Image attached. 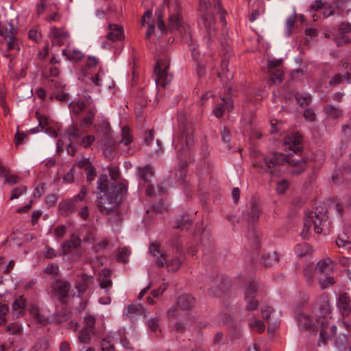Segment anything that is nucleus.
I'll return each instance as SVG.
<instances>
[{
    "label": "nucleus",
    "mask_w": 351,
    "mask_h": 351,
    "mask_svg": "<svg viewBox=\"0 0 351 351\" xmlns=\"http://www.w3.org/2000/svg\"><path fill=\"white\" fill-rule=\"evenodd\" d=\"M327 209L324 206H317L315 210H306L304 218V227L300 233L306 239L313 227L315 233L320 234L328 230L329 223Z\"/></svg>",
    "instance_id": "obj_1"
},
{
    "label": "nucleus",
    "mask_w": 351,
    "mask_h": 351,
    "mask_svg": "<svg viewBox=\"0 0 351 351\" xmlns=\"http://www.w3.org/2000/svg\"><path fill=\"white\" fill-rule=\"evenodd\" d=\"M211 0H199L198 10L201 14V23L211 38L215 35V20L211 12ZM214 9L219 14L220 21L222 25H226L225 14L222 10L221 4L218 0H212Z\"/></svg>",
    "instance_id": "obj_2"
},
{
    "label": "nucleus",
    "mask_w": 351,
    "mask_h": 351,
    "mask_svg": "<svg viewBox=\"0 0 351 351\" xmlns=\"http://www.w3.org/2000/svg\"><path fill=\"white\" fill-rule=\"evenodd\" d=\"M175 143V147L178 152V158L181 162L180 169L176 174L179 178L184 180L186 176L187 163L186 158L190 154L195 143L192 130H183Z\"/></svg>",
    "instance_id": "obj_3"
},
{
    "label": "nucleus",
    "mask_w": 351,
    "mask_h": 351,
    "mask_svg": "<svg viewBox=\"0 0 351 351\" xmlns=\"http://www.w3.org/2000/svg\"><path fill=\"white\" fill-rule=\"evenodd\" d=\"M332 307L330 306L328 298L326 295L323 294L319 301V311L322 317L319 318L320 322V333L319 340L324 343L328 339H332L337 332V327L332 325L329 327L327 315L331 313Z\"/></svg>",
    "instance_id": "obj_4"
},
{
    "label": "nucleus",
    "mask_w": 351,
    "mask_h": 351,
    "mask_svg": "<svg viewBox=\"0 0 351 351\" xmlns=\"http://www.w3.org/2000/svg\"><path fill=\"white\" fill-rule=\"evenodd\" d=\"M169 67V59L167 56L158 59L154 68L155 81L157 86L165 88L171 82L173 75L168 71Z\"/></svg>",
    "instance_id": "obj_5"
},
{
    "label": "nucleus",
    "mask_w": 351,
    "mask_h": 351,
    "mask_svg": "<svg viewBox=\"0 0 351 351\" xmlns=\"http://www.w3.org/2000/svg\"><path fill=\"white\" fill-rule=\"evenodd\" d=\"M122 199H99L97 207L99 211L106 215H112L109 221L112 223H118L121 221L119 206Z\"/></svg>",
    "instance_id": "obj_6"
},
{
    "label": "nucleus",
    "mask_w": 351,
    "mask_h": 351,
    "mask_svg": "<svg viewBox=\"0 0 351 351\" xmlns=\"http://www.w3.org/2000/svg\"><path fill=\"white\" fill-rule=\"evenodd\" d=\"M290 158L291 157H288L282 153H268L264 158V170L272 175L277 176L278 175L277 168L285 163H289Z\"/></svg>",
    "instance_id": "obj_7"
},
{
    "label": "nucleus",
    "mask_w": 351,
    "mask_h": 351,
    "mask_svg": "<svg viewBox=\"0 0 351 351\" xmlns=\"http://www.w3.org/2000/svg\"><path fill=\"white\" fill-rule=\"evenodd\" d=\"M244 300L246 303L245 309L248 311L256 309L258 305V285L251 279L247 282L244 291Z\"/></svg>",
    "instance_id": "obj_8"
},
{
    "label": "nucleus",
    "mask_w": 351,
    "mask_h": 351,
    "mask_svg": "<svg viewBox=\"0 0 351 351\" xmlns=\"http://www.w3.org/2000/svg\"><path fill=\"white\" fill-rule=\"evenodd\" d=\"M261 213V206L257 199H251L250 204L243 211V215L247 223H254L258 219Z\"/></svg>",
    "instance_id": "obj_9"
},
{
    "label": "nucleus",
    "mask_w": 351,
    "mask_h": 351,
    "mask_svg": "<svg viewBox=\"0 0 351 351\" xmlns=\"http://www.w3.org/2000/svg\"><path fill=\"white\" fill-rule=\"evenodd\" d=\"M302 137L299 133L293 134L285 138L284 148L285 150H291L295 154H300L303 150Z\"/></svg>",
    "instance_id": "obj_10"
},
{
    "label": "nucleus",
    "mask_w": 351,
    "mask_h": 351,
    "mask_svg": "<svg viewBox=\"0 0 351 351\" xmlns=\"http://www.w3.org/2000/svg\"><path fill=\"white\" fill-rule=\"evenodd\" d=\"M297 322L298 326L302 329L308 331L315 332L317 330V324H319V319H314L308 315L300 313L297 317Z\"/></svg>",
    "instance_id": "obj_11"
},
{
    "label": "nucleus",
    "mask_w": 351,
    "mask_h": 351,
    "mask_svg": "<svg viewBox=\"0 0 351 351\" xmlns=\"http://www.w3.org/2000/svg\"><path fill=\"white\" fill-rule=\"evenodd\" d=\"M70 289L71 285L68 281L56 280L51 285V292L53 295L64 299L67 297Z\"/></svg>",
    "instance_id": "obj_12"
},
{
    "label": "nucleus",
    "mask_w": 351,
    "mask_h": 351,
    "mask_svg": "<svg viewBox=\"0 0 351 351\" xmlns=\"http://www.w3.org/2000/svg\"><path fill=\"white\" fill-rule=\"evenodd\" d=\"M121 139L117 143V147L122 149L125 155H130L132 152H130V145L132 142V136L130 134V128L128 126H123L121 130Z\"/></svg>",
    "instance_id": "obj_13"
},
{
    "label": "nucleus",
    "mask_w": 351,
    "mask_h": 351,
    "mask_svg": "<svg viewBox=\"0 0 351 351\" xmlns=\"http://www.w3.org/2000/svg\"><path fill=\"white\" fill-rule=\"evenodd\" d=\"M336 305L343 317H348L351 313V298L348 293L339 294Z\"/></svg>",
    "instance_id": "obj_14"
},
{
    "label": "nucleus",
    "mask_w": 351,
    "mask_h": 351,
    "mask_svg": "<svg viewBox=\"0 0 351 351\" xmlns=\"http://www.w3.org/2000/svg\"><path fill=\"white\" fill-rule=\"evenodd\" d=\"M147 317L146 311L141 304L132 303L123 311V316L134 322L139 316Z\"/></svg>",
    "instance_id": "obj_15"
},
{
    "label": "nucleus",
    "mask_w": 351,
    "mask_h": 351,
    "mask_svg": "<svg viewBox=\"0 0 351 351\" xmlns=\"http://www.w3.org/2000/svg\"><path fill=\"white\" fill-rule=\"evenodd\" d=\"M51 40L53 45L62 46L69 38V34L63 29L53 27L50 31Z\"/></svg>",
    "instance_id": "obj_16"
},
{
    "label": "nucleus",
    "mask_w": 351,
    "mask_h": 351,
    "mask_svg": "<svg viewBox=\"0 0 351 351\" xmlns=\"http://www.w3.org/2000/svg\"><path fill=\"white\" fill-rule=\"evenodd\" d=\"M261 235L254 227L248 230L247 239L252 250L254 254H257L261 246Z\"/></svg>",
    "instance_id": "obj_17"
},
{
    "label": "nucleus",
    "mask_w": 351,
    "mask_h": 351,
    "mask_svg": "<svg viewBox=\"0 0 351 351\" xmlns=\"http://www.w3.org/2000/svg\"><path fill=\"white\" fill-rule=\"evenodd\" d=\"M149 251L153 256H158L156 264L160 267H163L165 263L167 262V254L160 250V245L157 243H152L149 245Z\"/></svg>",
    "instance_id": "obj_18"
},
{
    "label": "nucleus",
    "mask_w": 351,
    "mask_h": 351,
    "mask_svg": "<svg viewBox=\"0 0 351 351\" xmlns=\"http://www.w3.org/2000/svg\"><path fill=\"white\" fill-rule=\"evenodd\" d=\"M82 328L91 332L95 335L103 331V326H99L96 322L95 317L90 315L84 318Z\"/></svg>",
    "instance_id": "obj_19"
},
{
    "label": "nucleus",
    "mask_w": 351,
    "mask_h": 351,
    "mask_svg": "<svg viewBox=\"0 0 351 351\" xmlns=\"http://www.w3.org/2000/svg\"><path fill=\"white\" fill-rule=\"evenodd\" d=\"M212 286L215 287V290H212V287H210V292L215 296H219L220 293H223L226 287L229 285V281L228 279L224 278L223 276H218L217 278H213L211 280Z\"/></svg>",
    "instance_id": "obj_20"
},
{
    "label": "nucleus",
    "mask_w": 351,
    "mask_h": 351,
    "mask_svg": "<svg viewBox=\"0 0 351 351\" xmlns=\"http://www.w3.org/2000/svg\"><path fill=\"white\" fill-rule=\"evenodd\" d=\"M108 197H123L128 193V182L112 184Z\"/></svg>",
    "instance_id": "obj_21"
},
{
    "label": "nucleus",
    "mask_w": 351,
    "mask_h": 351,
    "mask_svg": "<svg viewBox=\"0 0 351 351\" xmlns=\"http://www.w3.org/2000/svg\"><path fill=\"white\" fill-rule=\"evenodd\" d=\"M108 29L109 32L106 34L108 40L115 42L123 38V29L120 25L109 23Z\"/></svg>",
    "instance_id": "obj_22"
},
{
    "label": "nucleus",
    "mask_w": 351,
    "mask_h": 351,
    "mask_svg": "<svg viewBox=\"0 0 351 351\" xmlns=\"http://www.w3.org/2000/svg\"><path fill=\"white\" fill-rule=\"evenodd\" d=\"M26 308V302L23 296H19L13 302L12 307V313L13 317L19 318L22 316Z\"/></svg>",
    "instance_id": "obj_23"
},
{
    "label": "nucleus",
    "mask_w": 351,
    "mask_h": 351,
    "mask_svg": "<svg viewBox=\"0 0 351 351\" xmlns=\"http://www.w3.org/2000/svg\"><path fill=\"white\" fill-rule=\"evenodd\" d=\"M77 199H64L59 204V209L64 215L73 212L76 208Z\"/></svg>",
    "instance_id": "obj_24"
},
{
    "label": "nucleus",
    "mask_w": 351,
    "mask_h": 351,
    "mask_svg": "<svg viewBox=\"0 0 351 351\" xmlns=\"http://www.w3.org/2000/svg\"><path fill=\"white\" fill-rule=\"evenodd\" d=\"M195 304V300L191 295H182L177 300L178 306L183 311L191 309Z\"/></svg>",
    "instance_id": "obj_25"
},
{
    "label": "nucleus",
    "mask_w": 351,
    "mask_h": 351,
    "mask_svg": "<svg viewBox=\"0 0 351 351\" xmlns=\"http://www.w3.org/2000/svg\"><path fill=\"white\" fill-rule=\"evenodd\" d=\"M137 175L140 180L145 182H149L154 176V168L150 165L140 167L137 169Z\"/></svg>",
    "instance_id": "obj_26"
},
{
    "label": "nucleus",
    "mask_w": 351,
    "mask_h": 351,
    "mask_svg": "<svg viewBox=\"0 0 351 351\" xmlns=\"http://www.w3.org/2000/svg\"><path fill=\"white\" fill-rule=\"evenodd\" d=\"M147 196H162L167 195V186L165 183H161L155 188L153 185L149 184L145 190Z\"/></svg>",
    "instance_id": "obj_27"
},
{
    "label": "nucleus",
    "mask_w": 351,
    "mask_h": 351,
    "mask_svg": "<svg viewBox=\"0 0 351 351\" xmlns=\"http://www.w3.org/2000/svg\"><path fill=\"white\" fill-rule=\"evenodd\" d=\"M288 164L292 167L291 172L293 175H300L306 169L305 160H295L291 158Z\"/></svg>",
    "instance_id": "obj_28"
},
{
    "label": "nucleus",
    "mask_w": 351,
    "mask_h": 351,
    "mask_svg": "<svg viewBox=\"0 0 351 351\" xmlns=\"http://www.w3.org/2000/svg\"><path fill=\"white\" fill-rule=\"evenodd\" d=\"M97 189L99 193H104V195H109L110 187L109 180L106 174H101L97 180Z\"/></svg>",
    "instance_id": "obj_29"
},
{
    "label": "nucleus",
    "mask_w": 351,
    "mask_h": 351,
    "mask_svg": "<svg viewBox=\"0 0 351 351\" xmlns=\"http://www.w3.org/2000/svg\"><path fill=\"white\" fill-rule=\"evenodd\" d=\"M51 83L56 88L54 93L55 98L60 101H67L69 100V95L68 93L62 90V88L64 87L65 85L56 80H51Z\"/></svg>",
    "instance_id": "obj_30"
},
{
    "label": "nucleus",
    "mask_w": 351,
    "mask_h": 351,
    "mask_svg": "<svg viewBox=\"0 0 351 351\" xmlns=\"http://www.w3.org/2000/svg\"><path fill=\"white\" fill-rule=\"evenodd\" d=\"M63 56H66L69 60L79 61L84 58V53L77 49H64L62 51Z\"/></svg>",
    "instance_id": "obj_31"
},
{
    "label": "nucleus",
    "mask_w": 351,
    "mask_h": 351,
    "mask_svg": "<svg viewBox=\"0 0 351 351\" xmlns=\"http://www.w3.org/2000/svg\"><path fill=\"white\" fill-rule=\"evenodd\" d=\"M110 271L108 269H104L102 274L99 276V285L101 289H106V292L108 291V289L112 287V282L110 278Z\"/></svg>",
    "instance_id": "obj_32"
},
{
    "label": "nucleus",
    "mask_w": 351,
    "mask_h": 351,
    "mask_svg": "<svg viewBox=\"0 0 351 351\" xmlns=\"http://www.w3.org/2000/svg\"><path fill=\"white\" fill-rule=\"evenodd\" d=\"M80 245V239L77 236L73 234L70 239L62 244L63 254H67L71 249L77 248Z\"/></svg>",
    "instance_id": "obj_33"
},
{
    "label": "nucleus",
    "mask_w": 351,
    "mask_h": 351,
    "mask_svg": "<svg viewBox=\"0 0 351 351\" xmlns=\"http://www.w3.org/2000/svg\"><path fill=\"white\" fill-rule=\"evenodd\" d=\"M191 219L187 214L180 215L177 219L173 227L174 228H181L182 230H188L189 226L191 225Z\"/></svg>",
    "instance_id": "obj_34"
},
{
    "label": "nucleus",
    "mask_w": 351,
    "mask_h": 351,
    "mask_svg": "<svg viewBox=\"0 0 351 351\" xmlns=\"http://www.w3.org/2000/svg\"><path fill=\"white\" fill-rule=\"evenodd\" d=\"M221 67V71L218 72V76L221 80V81H224L226 83H227L228 81L232 78V74L229 72L228 69V61L226 58L222 60Z\"/></svg>",
    "instance_id": "obj_35"
},
{
    "label": "nucleus",
    "mask_w": 351,
    "mask_h": 351,
    "mask_svg": "<svg viewBox=\"0 0 351 351\" xmlns=\"http://www.w3.org/2000/svg\"><path fill=\"white\" fill-rule=\"evenodd\" d=\"M279 261V256L276 251L268 252L262 257V263L265 267H269Z\"/></svg>",
    "instance_id": "obj_36"
},
{
    "label": "nucleus",
    "mask_w": 351,
    "mask_h": 351,
    "mask_svg": "<svg viewBox=\"0 0 351 351\" xmlns=\"http://www.w3.org/2000/svg\"><path fill=\"white\" fill-rule=\"evenodd\" d=\"M332 269V261L330 258L320 261L317 263L315 271L320 274H327Z\"/></svg>",
    "instance_id": "obj_37"
},
{
    "label": "nucleus",
    "mask_w": 351,
    "mask_h": 351,
    "mask_svg": "<svg viewBox=\"0 0 351 351\" xmlns=\"http://www.w3.org/2000/svg\"><path fill=\"white\" fill-rule=\"evenodd\" d=\"M345 80L347 83L351 84V73L347 72L344 75L337 73L329 81V84L336 86L340 84Z\"/></svg>",
    "instance_id": "obj_38"
},
{
    "label": "nucleus",
    "mask_w": 351,
    "mask_h": 351,
    "mask_svg": "<svg viewBox=\"0 0 351 351\" xmlns=\"http://www.w3.org/2000/svg\"><path fill=\"white\" fill-rule=\"evenodd\" d=\"M15 29L13 25L9 23H2L0 21V35L7 39L8 36L14 34Z\"/></svg>",
    "instance_id": "obj_39"
},
{
    "label": "nucleus",
    "mask_w": 351,
    "mask_h": 351,
    "mask_svg": "<svg viewBox=\"0 0 351 351\" xmlns=\"http://www.w3.org/2000/svg\"><path fill=\"white\" fill-rule=\"evenodd\" d=\"M95 335L89 332L84 328H81L77 334V341L80 343L88 344L90 343L92 337Z\"/></svg>",
    "instance_id": "obj_40"
},
{
    "label": "nucleus",
    "mask_w": 351,
    "mask_h": 351,
    "mask_svg": "<svg viewBox=\"0 0 351 351\" xmlns=\"http://www.w3.org/2000/svg\"><path fill=\"white\" fill-rule=\"evenodd\" d=\"M182 254H180L178 256L174 257L169 261L167 260V262L165 263V265H167L169 270L176 271L180 268L182 263Z\"/></svg>",
    "instance_id": "obj_41"
},
{
    "label": "nucleus",
    "mask_w": 351,
    "mask_h": 351,
    "mask_svg": "<svg viewBox=\"0 0 351 351\" xmlns=\"http://www.w3.org/2000/svg\"><path fill=\"white\" fill-rule=\"evenodd\" d=\"M312 248L311 245L306 243L298 244L295 247V252L298 256L302 257L311 253Z\"/></svg>",
    "instance_id": "obj_42"
},
{
    "label": "nucleus",
    "mask_w": 351,
    "mask_h": 351,
    "mask_svg": "<svg viewBox=\"0 0 351 351\" xmlns=\"http://www.w3.org/2000/svg\"><path fill=\"white\" fill-rule=\"evenodd\" d=\"M93 280L92 276L87 277L86 276H85L84 277V276L82 277V281L76 283L75 289L78 291L79 296L82 295L85 292V291L86 290L88 286V280Z\"/></svg>",
    "instance_id": "obj_43"
},
{
    "label": "nucleus",
    "mask_w": 351,
    "mask_h": 351,
    "mask_svg": "<svg viewBox=\"0 0 351 351\" xmlns=\"http://www.w3.org/2000/svg\"><path fill=\"white\" fill-rule=\"evenodd\" d=\"M182 23V19L178 13L172 14L169 16L168 26L169 28L173 29L178 28Z\"/></svg>",
    "instance_id": "obj_44"
},
{
    "label": "nucleus",
    "mask_w": 351,
    "mask_h": 351,
    "mask_svg": "<svg viewBox=\"0 0 351 351\" xmlns=\"http://www.w3.org/2000/svg\"><path fill=\"white\" fill-rule=\"evenodd\" d=\"M295 99L298 104L302 107H305L311 104L312 97L308 93L298 94L295 96Z\"/></svg>",
    "instance_id": "obj_45"
},
{
    "label": "nucleus",
    "mask_w": 351,
    "mask_h": 351,
    "mask_svg": "<svg viewBox=\"0 0 351 351\" xmlns=\"http://www.w3.org/2000/svg\"><path fill=\"white\" fill-rule=\"evenodd\" d=\"M297 19V14L294 12L292 15L289 16L285 22L286 30L285 34L287 36H290L292 33V29L294 26L295 22Z\"/></svg>",
    "instance_id": "obj_46"
},
{
    "label": "nucleus",
    "mask_w": 351,
    "mask_h": 351,
    "mask_svg": "<svg viewBox=\"0 0 351 351\" xmlns=\"http://www.w3.org/2000/svg\"><path fill=\"white\" fill-rule=\"evenodd\" d=\"M70 109L71 110L76 114L82 112L85 108V104L84 101L80 100H74L70 103Z\"/></svg>",
    "instance_id": "obj_47"
},
{
    "label": "nucleus",
    "mask_w": 351,
    "mask_h": 351,
    "mask_svg": "<svg viewBox=\"0 0 351 351\" xmlns=\"http://www.w3.org/2000/svg\"><path fill=\"white\" fill-rule=\"evenodd\" d=\"M325 113L332 119L339 118L341 115V110L332 105H328L326 107Z\"/></svg>",
    "instance_id": "obj_48"
},
{
    "label": "nucleus",
    "mask_w": 351,
    "mask_h": 351,
    "mask_svg": "<svg viewBox=\"0 0 351 351\" xmlns=\"http://www.w3.org/2000/svg\"><path fill=\"white\" fill-rule=\"evenodd\" d=\"M249 324L252 330H256L260 333L265 330V326L263 322L256 318H252L250 320Z\"/></svg>",
    "instance_id": "obj_49"
},
{
    "label": "nucleus",
    "mask_w": 351,
    "mask_h": 351,
    "mask_svg": "<svg viewBox=\"0 0 351 351\" xmlns=\"http://www.w3.org/2000/svg\"><path fill=\"white\" fill-rule=\"evenodd\" d=\"M95 112L93 110H90L86 112V114L82 120V126L88 128L93 124V121L95 119Z\"/></svg>",
    "instance_id": "obj_50"
},
{
    "label": "nucleus",
    "mask_w": 351,
    "mask_h": 351,
    "mask_svg": "<svg viewBox=\"0 0 351 351\" xmlns=\"http://www.w3.org/2000/svg\"><path fill=\"white\" fill-rule=\"evenodd\" d=\"M6 43L7 49L8 50H19V43L14 37V34L8 36L7 39H4Z\"/></svg>",
    "instance_id": "obj_51"
},
{
    "label": "nucleus",
    "mask_w": 351,
    "mask_h": 351,
    "mask_svg": "<svg viewBox=\"0 0 351 351\" xmlns=\"http://www.w3.org/2000/svg\"><path fill=\"white\" fill-rule=\"evenodd\" d=\"M130 254V250L126 247H123L119 250L117 259L119 262L126 263Z\"/></svg>",
    "instance_id": "obj_52"
},
{
    "label": "nucleus",
    "mask_w": 351,
    "mask_h": 351,
    "mask_svg": "<svg viewBox=\"0 0 351 351\" xmlns=\"http://www.w3.org/2000/svg\"><path fill=\"white\" fill-rule=\"evenodd\" d=\"M169 208V205L163 199H158L157 202L153 205V210L156 213H162L167 210Z\"/></svg>",
    "instance_id": "obj_53"
},
{
    "label": "nucleus",
    "mask_w": 351,
    "mask_h": 351,
    "mask_svg": "<svg viewBox=\"0 0 351 351\" xmlns=\"http://www.w3.org/2000/svg\"><path fill=\"white\" fill-rule=\"evenodd\" d=\"M283 72L280 69H277L270 71V80L274 83H280L282 80Z\"/></svg>",
    "instance_id": "obj_54"
},
{
    "label": "nucleus",
    "mask_w": 351,
    "mask_h": 351,
    "mask_svg": "<svg viewBox=\"0 0 351 351\" xmlns=\"http://www.w3.org/2000/svg\"><path fill=\"white\" fill-rule=\"evenodd\" d=\"M335 41L337 46H341L349 43L350 39L346 34L337 32L335 35Z\"/></svg>",
    "instance_id": "obj_55"
},
{
    "label": "nucleus",
    "mask_w": 351,
    "mask_h": 351,
    "mask_svg": "<svg viewBox=\"0 0 351 351\" xmlns=\"http://www.w3.org/2000/svg\"><path fill=\"white\" fill-rule=\"evenodd\" d=\"M30 314L36 322L41 323L43 324H44L46 322L45 317L40 314L38 309L36 307H32L30 310Z\"/></svg>",
    "instance_id": "obj_56"
},
{
    "label": "nucleus",
    "mask_w": 351,
    "mask_h": 351,
    "mask_svg": "<svg viewBox=\"0 0 351 351\" xmlns=\"http://www.w3.org/2000/svg\"><path fill=\"white\" fill-rule=\"evenodd\" d=\"M315 271H313L311 267H306L304 270V277L308 284V285L311 286L314 282V274Z\"/></svg>",
    "instance_id": "obj_57"
},
{
    "label": "nucleus",
    "mask_w": 351,
    "mask_h": 351,
    "mask_svg": "<svg viewBox=\"0 0 351 351\" xmlns=\"http://www.w3.org/2000/svg\"><path fill=\"white\" fill-rule=\"evenodd\" d=\"M7 330L12 335H20L22 332V326L19 322L12 323Z\"/></svg>",
    "instance_id": "obj_58"
},
{
    "label": "nucleus",
    "mask_w": 351,
    "mask_h": 351,
    "mask_svg": "<svg viewBox=\"0 0 351 351\" xmlns=\"http://www.w3.org/2000/svg\"><path fill=\"white\" fill-rule=\"evenodd\" d=\"M48 348V343L46 340H38L35 346L32 347V351H45Z\"/></svg>",
    "instance_id": "obj_59"
},
{
    "label": "nucleus",
    "mask_w": 351,
    "mask_h": 351,
    "mask_svg": "<svg viewBox=\"0 0 351 351\" xmlns=\"http://www.w3.org/2000/svg\"><path fill=\"white\" fill-rule=\"evenodd\" d=\"M289 183L286 180H282L276 184V191L278 194H283L288 189Z\"/></svg>",
    "instance_id": "obj_60"
},
{
    "label": "nucleus",
    "mask_w": 351,
    "mask_h": 351,
    "mask_svg": "<svg viewBox=\"0 0 351 351\" xmlns=\"http://www.w3.org/2000/svg\"><path fill=\"white\" fill-rule=\"evenodd\" d=\"M67 135L70 142L74 143V141L80 136V132L79 129L73 127L67 131Z\"/></svg>",
    "instance_id": "obj_61"
},
{
    "label": "nucleus",
    "mask_w": 351,
    "mask_h": 351,
    "mask_svg": "<svg viewBox=\"0 0 351 351\" xmlns=\"http://www.w3.org/2000/svg\"><path fill=\"white\" fill-rule=\"evenodd\" d=\"M335 280L331 276H327L324 279H319V284L322 288V289H325L328 287L330 285H332L335 283Z\"/></svg>",
    "instance_id": "obj_62"
},
{
    "label": "nucleus",
    "mask_w": 351,
    "mask_h": 351,
    "mask_svg": "<svg viewBox=\"0 0 351 351\" xmlns=\"http://www.w3.org/2000/svg\"><path fill=\"white\" fill-rule=\"evenodd\" d=\"M84 168L85 170L88 169L89 167H92L93 165L88 158H82L80 160H79L77 163L75 164V167Z\"/></svg>",
    "instance_id": "obj_63"
},
{
    "label": "nucleus",
    "mask_w": 351,
    "mask_h": 351,
    "mask_svg": "<svg viewBox=\"0 0 351 351\" xmlns=\"http://www.w3.org/2000/svg\"><path fill=\"white\" fill-rule=\"evenodd\" d=\"M102 351H114V343L108 339H103L101 342Z\"/></svg>",
    "instance_id": "obj_64"
}]
</instances>
